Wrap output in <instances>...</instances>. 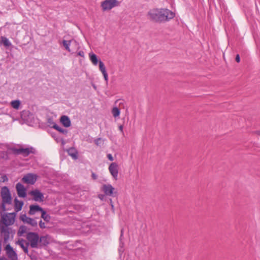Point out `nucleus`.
<instances>
[{
	"mask_svg": "<svg viewBox=\"0 0 260 260\" xmlns=\"http://www.w3.org/2000/svg\"><path fill=\"white\" fill-rule=\"evenodd\" d=\"M175 16V13L167 8H153L150 9L147 14L149 20L159 24L168 22Z\"/></svg>",
	"mask_w": 260,
	"mask_h": 260,
	"instance_id": "nucleus-1",
	"label": "nucleus"
},
{
	"mask_svg": "<svg viewBox=\"0 0 260 260\" xmlns=\"http://www.w3.org/2000/svg\"><path fill=\"white\" fill-rule=\"evenodd\" d=\"M24 205L23 201H19L17 198L14 199V209L15 212L3 213L1 212V220L0 221L2 222L5 226H9L14 224L16 215V212L21 210L22 207Z\"/></svg>",
	"mask_w": 260,
	"mask_h": 260,
	"instance_id": "nucleus-2",
	"label": "nucleus"
},
{
	"mask_svg": "<svg viewBox=\"0 0 260 260\" xmlns=\"http://www.w3.org/2000/svg\"><path fill=\"white\" fill-rule=\"evenodd\" d=\"M31 248H37L39 246V235L37 233L29 232L26 237Z\"/></svg>",
	"mask_w": 260,
	"mask_h": 260,
	"instance_id": "nucleus-3",
	"label": "nucleus"
},
{
	"mask_svg": "<svg viewBox=\"0 0 260 260\" xmlns=\"http://www.w3.org/2000/svg\"><path fill=\"white\" fill-rule=\"evenodd\" d=\"M1 194L2 202L7 203V204L12 203V197L7 186H4L2 188Z\"/></svg>",
	"mask_w": 260,
	"mask_h": 260,
	"instance_id": "nucleus-4",
	"label": "nucleus"
},
{
	"mask_svg": "<svg viewBox=\"0 0 260 260\" xmlns=\"http://www.w3.org/2000/svg\"><path fill=\"white\" fill-rule=\"evenodd\" d=\"M120 1H103L101 7L104 11L110 10L119 5Z\"/></svg>",
	"mask_w": 260,
	"mask_h": 260,
	"instance_id": "nucleus-5",
	"label": "nucleus"
},
{
	"mask_svg": "<svg viewBox=\"0 0 260 260\" xmlns=\"http://www.w3.org/2000/svg\"><path fill=\"white\" fill-rule=\"evenodd\" d=\"M8 226L6 227L3 226L0 228L1 235L4 238V243H7L10 239V234L12 233V229L11 228H8Z\"/></svg>",
	"mask_w": 260,
	"mask_h": 260,
	"instance_id": "nucleus-6",
	"label": "nucleus"
},
{
	"mask_svg": "<svg viewBox=\"0 0 260 260\" xmlns=\"http://www.w3.org/2000/svg\"><path fill=\"white\" fill-rule=\"evenodd\" d=\"M37 175L32 173H28L24 175L21 179V181L24 183L34 184L37 181Z\"/></svg>",
	"mask_w": 260,
	"mask_h": 260,
	"instance_id": "nucleus-7",
	"label": "nucleus"
},
{
	"mask_svg": "<svg viewBox=\"0 0 260 260\" xmlns=\"http://www.w3.org/2000/svg\"><path fill=\"white\" fill-rule=\"evenodd\" d=\"M29 194L33 197V200L36 202H42L44 201V194L39 189L31 190Z\"/></svg>",
	"mask_w": 260,
	"mask_h": 260,
	"instance_id": "nucleus-8",
	"label": "nucleus"
},
{
	"mask_svg": "<svg viewBox=\"0 0 260 260\" xmlns=\"http://www.w3.org/2000/svg\"><path fill=\"white\" fill-rule=\"evenodd\" d=\"M114 190L115 188L110 184H104L102 187V190L108 196L115 197L117 192H114Z\"/></svg>",
	"mask_w": 260,
	"mask_h": 260,
	"instance_id": "nucleus-9",
	"label": "nucleus"
},
{
	"mask_svg": "<svg viewBox=\"0 0 260 260\" xmlns=\"http://www.w3.org/2000/svg\"><path fill=\"white\" fill-rule=\"evenodd\" d=\"M50 243V237L46 235L39 237V246L37 248H42L46 247Z\"/></svg>",
	"mask_w": 260,
	"mask_h": 260,
	"instance_id": "nucleus-10",
	"label": "nucleus"
},
{
	"mask_svg": "<svg viewBox=\"0 0 260 260\" xmlns=\"http://www.w3.org/2000/svg\"><path fill=\"white\" fill-rule=\"evenodd\" d=\"M5 250L9 258H10L11 260H17V254L16 252L14 250L13 247L10 244L6 245L5 247Z\"/></svg>",
	"mask_w": 260,
	"mask_h": 260,
	"instance_id": "nucleus-11",
	"label": "nucleus"
},
{
	"mask_svg": "<svg viewBox=\"0 0 260 260\" xmlns=\"http://www.w3.org/2000/svg\"><path fill=\"white\" fill-rule=\"evenodd\" d=\"M16 188L19 197L24 198L26 197V189L23 184L20 182L17 183Z\"/></svg>",
	"mask_w": 260,
	"mask_h": 260,
	"instance_id": "nucleus-12",
	"label": "nucleus"
},
{
	"mask_svg": "<svg viewBox=\"0 0 260 260\" xmlns=\"http://www.w3.org/2000/svg\"><path fill=\"white\" fill-rule=\"evenodd\" d=\"M109 170L115 179H117L118 173V165L116 162L111 163L109 167Z\"/></svg>",
	"mask_w": 260,
	"mask_h": 260,
	"instance_id": "nucleus-13",
	"label": "nucleus"
},
{
	"mask_svg": "<svg viewBox=\"0 0 260 260\" xmlns=\"http://www.w3.org/2000/svg\"><path fill=\"white\" fill-rule=\"evenodd\" d=\"M44 209L38 205H31L29 206V210L28 214L30 215H33L37 212H42Z\"/></svg>",
	"mask_w": 260,
	"mask_h": 260,
	"instance_id": "nucleus-14",
	"label": "nucleus"
},
{
	"mask_svg": "<svg viewBox=\"0 0 260 260\" xmlns=\"http://www.w3.org/2000/svg\"><path fill=\"white\" fill-rule=\"evenodd\" d=\"M36 150L32 147L29 148H21V155L24 157L28 156L30 154H35Z\"/></svg>",
	"mask_w": 260,
	"mask_h": 260,
	"instance_id": "nucleus-15",
	"label": "nucleus"
},
{
	"mask_svg": "<svg viewBox=\"0 0 260 260\" xmlns=\"http://www.w3.org/2000/svg\"><path fill=\"white\" fill-rule=\"evenodd\" d=\"M60 121L65 127H69L71 125L70 118L66 115L61 116L60 118Z\"/></svg>",
	"mask_w": 260,
	"mask_h": 260,
	"instance_id": "nucleus-16",
	"label": "nucleus"
},
{
	"mask_svg": "<svg viewBox=\"0 0 260 260\" xmlns=\"http://www.w3.org/2000/svg\"><path fill=\"white\" fill-rule=\"evenodd\" d=\"M24 242H25V240L23 239H21L16 242V244H18L22 248L25 253L27 254L28 252V247L29 243H26V245H24Z\"/></svg>",
	"mask_w": 260,
	"mask_h": 260,
	"instance_id": "nucleus-17",
	"label": "nucleus"
},
{
	"mask_svg": "<svg viewBox=\"0 0 260 260\" xmlns=\"http://www.w3.org/2000/svg\"><path fill=\"white\" fill-rule=\"evenodd\" d=\"M68 154L73 159H77L78 158V151L74 147H71L67 150Z\"/></svg>",
	"mask_w": 260,
	"mask_h": 260,
	"instance_id": "nucleus-18",
	"label": "nucleus"
},
{
	"mask_svg": "<svg viewBox=\"0 0 260 260\" xmlns=\"http://www.w3.org/2000/svg\"><path fill=\"white\" fill-rule=\"evenodd\" d=\"M89 56L91 61L94 66L97 65L98 63H99L100 60H99L96 54L93 53H90L89 54Z\"/></svg>",
	"mask_w": 260,
	"mask_h": 260,
	"instance_id": "nucleus-19",
	"label": "nucleus"
},
{
	"mask_svg": "<svg viewBox=\"0 0 260 260\" xmlns=\"http://www.w3.org/2000/svg\"><path fill=\"white\" fill-rule=\"evenodd\" d=\"M41 218L47 222H49L51 219V216L44 210L41 212Z\"/></svg>",
	"mask_w": 260,
	"mask_h": 260,
	"instance_id": "nucleus-20",
	"label": "nucleus"
},
{
	"mask_svg": "<svg viewBox=\"0 0 260 260\" xmlns=\"http://www.w3.org/2000/svg\"><path fill=\"white\" fill-rule=\"evenodd\" d=\"M27 227L25 225H21L17 232V235L18 236H22L24 233L26 232Z\"/></svg>",
	"mask_w": 260,
	"mask_h": 260,
	"instance_id": "nucleus-21",
	"label": "nucleus"
},
{
	"mask_svg": "<svg viewBox=\"0 0 260 260\" xmlns=\"http://www.w3.org/2000/svg\"><path fill=\"white\" fill-rule=\"evenodd\" d=\"M2 42L3 43L4 46L6 47H9L12 45L11 43L9 41L8 38L5 37H2L1 38Z\"/></svg>",
	"mask_w": 260,
	"mask_h": 260,
	"instance_id": "nucleus-22",
	"label": "nucleus"
},
{
	"mask_svg": "<svg viewBox=\"0 0 260 260\" xmlns=\"http://www.w3.org/2000/svg\"><path fill=\"white\" fill-rule=\"evenodd\" d=\"M53 128L64 135H67L68 133V130L60 127L57 124L54 125Z\"/></svg>",
	"mask_w": 260,
	"mask_h": 260,
	"instance_id": "nucleus-23",
	"label": "nucleus"
},
{
	"mask_svg": "<svg viewBox=\"0 0 260 260\" xmlns=\"http://www.w3.org/2000/svg\"><path fill=\"white\" fill-rule=\"evenodd\" d=\"M20 104L21 102L19 100H14L11 102L12 107L15 109H18L20 107Z\"/></svg>",
	"mask_w": 260,
	"mask_h": 260,
	"instance_id": "nucleus-24",
	"label": "nucleus"
},
{
	"mask_svg": "<svg viewBox=\"0 0 260 260\" xmlns=\"http://www.w3.org/2000/svg\"><path fill=\"white\" fill-rule=\"evenodd\" d=\"M25 223L31 225L33 227H36L38 225L37 221L35 219L31 218L30 217L27 218V221Z\"/></svg>",
	"mask_w": 260,
	"mask_h": 260,
	"instance_id": "nucleus-25",
	"label": "nucleus"
},
{
	"mask_svg": "<svg viewBox=\"0 0 260 260\" xmlns=\"http://www.w3.org/2000/svg\"><path fill=\"white\" fill-rule=\"evenodd\" d=\"M120 110L117 107H114L112 110V113L114 117H117L120 115Z\"/></svg>",
	"mask_w": 260,
	"mask_h": 260,
	"instance_id": "nucleus-26",
	"label": "nucleus"
},
{
	"mask_svg": "<svg viewBox=\"0 0 260 260\" xmlns=\"http://www.w3.org/2000/svg\"><path fill=\"white\" fill-rule=\"evenodd\" d=\"M71 41L63 40L62 41L63 46L65 47L66 49L69 52H71V50L70 48V45L71 44Z\"/></svg>",
	"mask_w": 260,
	"mask_h": 260,
	"instance_id": "nucleus-27",
	"label": "nucleus"
},
{
	"mask_svg": "<svg viewBox=\"0 0 260 260\" xmlns=\"http://www.w3.org/2000/svg\"><path fill=\"white\" fill-rule=\"evenodd\" d=\"M99 68L102 74L107 72L105 64L101 60L99 61Z\"/></svg>",
	"mask_w": 260,
	"mask_h": 260,
	"instance_id": "nucleus-28",
	"label": "nucleus"
},
{
	"mask_svg": "<svg viewBox=\"0 0 260 260\" xmlns=\"http://www.w3.org/2000/svg\"><path fill=\"white\" fill-rule=\"evenodd\" d=\"M13 153L15 155H19L21 154V148H13L12 149Z\"/></svg>",
	"mask_w": 260,
	"mask_h": 260,
	"instance_id": "nucleus-29",
	"label": "nucleus"
},
{
	"mask_svg": "<svg viewBox=\"0 0 260 260\" xmlns=\"http://www.w3.org/2000/svg\"><path fill=\"white\" fill-rule=\"evenodd\" d=\"M47 123L48 124L49 126L52 128H53V126L55 124H56L52 118L50 117L48 118L47 119Z\"/></svg>",
	"mask_w": 260,
	"mask_h": 260,
	"instance_id": "nucleus-30",
	"label": "nucleus"
},
{
	"mask_svg": "<svg viewBox=\"0 0 260 260\" xmlns=\"http://www.w3.org/2000/svg\"><path fill=\"white\" fill-rule=\"evenodd\" d=\"M27 218H29V217H27L26 214H21L20 216V219L24 223L27 221Z\"/></svg>",
	"mask_w": 260,
	"mask_h": 260,
	"instance_id": "nucleus-31",
	"label": "nucleus"
},
{
	"mask_svg": "<svg viewBox=\"0 0 260 260\" xmlns=\"http://www.w3.org/2000/svg\"><path fill=\"white\" fill-rule=\"evenodd\" d=\"M101 140H102V139L101 138H99L95 139L94 142V143L97 146H100V144H101L100 142L101 141Z\"/></svg>",
	"mask_w": 260,
	"mask_h": 260,
	"instance_id": "nucleus-32",
	"label": "nucleus"
},
{
	"mask_svg": "<svg viewBox=\"0 0 260 260\" xmlns=\"http://www.w3.org/2000/svg\"><path fill=\"white\" fill-rule=\"evenodd\" d=\"M39 226L42 229L46 228L45 223L42 220L39 221Z\"/></svg>",
	"mask_w": 260,
	"mask_h": 260,
	"instance_id": "nucleus-33",
	"label": "nucleus"
},
{
	"mask_svg": "<svg viewBox=\"0 0 260 260\" xmlns=\"http://www.w3.org/2000/svg\"><path fill=\"white\" fill-rule=\"evenodd\" d=\"M6 204H7V203L2 202V209L3 212H5L7 210V209L6 207Z\"/></svg>",
	"mask_w": 260,
	"mask_h": 260,
	"instance_id": "nucleus-34",
	"label": "nucleus"
},
{
	"mask_svg": "<svg viewBox=\"0 0 260 260\" xmlns=\"http://www.w3.org/2000/svg\"><path fill=\"white\" fill-rule=\"evenodd\" d=\"M103 75L104 76V78L105 80L107 83L108 81V76L107 73L106 72V73H103Z\"/></svg>",
	"mask_w": 260,
	"mask_h": 260,
	"instance_id": "nucleus-35",
	"label": "nucleus"
},
{
	"mask_svg": "<svg viewBox=\"0 0 260 260\" xmlns=\"http://www.w3.org/2000/svg\"><path fill=\"white\" fill-rule=\"evenodd\" d=\"M2 180L3 182L8 181V178L6 175H4L3 176H2Z\"/></svg>",
	"mask_w": 260,
	"mask_h": 260,
	"instance_id": "nucleus-36",
	"label": "nucleus"
},
{
	"mask_svg": "<svg viewBox=\"0 0 260 260\" xmlns=\"http://www.w3.org/2000/svg\"><path fill=\"white\" fill-rule=\"evenodd\" d=\"M98 198L101 200L104 201L105 200V194H99L98 195Z\"/></svg>",
	"mask_w": 260,
	"mask_h": 260,
	"instance_id": "nucleus-37",
	"label": "nucleus"
},
{
	"mask_svg": "<svg viewBox=\"0 0 260 260\" xmlns=\"http://www.w3.org/2000/svg\"><path fill=\"white\" fill-rule=\"evenodd\" d=\"M91 177L93 180H96L98 178V175L94 172H92Z\"/></svg>",
	"mask_w": 260,
	"mask_h": 260,
	"instance_id": "nucleus-38",
	"label": "nucleus"
},
{
	"mask_svg": "<svg viewBox=\"0 0 260 260\" xmlns=\"http://www.w3.org/2000/svg\"><path fill=\"white\" fill-rule=\"evenodd\" d=\"M107 158H108V159L110 161H113L114 160L113 159V157L112 156V154H108L107 155Z\"/></svg>",
	"mask_w": 260,
	"mask_h": 260,
	"instance_id": "nucleus-39",
	"label": "nucleus"
},
{
	"mask_svg": "<svg viewBox=\"0 0 260 260\" xmlns=\"http://www.w3.org/2000/svg\"><path fill=\"white\" fill-rule=\"evenodd\" d=\"M78 55L82 57H84V52L83 51H80L78 52Z\"/></svg>",
	"mask_w": 260,
	"mask_h": 260,
	"instance_id": "nucleus-40",
	"label": "nucleus"
},
{
	"mask_svg": "<svg viewBox=\"0 0 260 260\" xmlns=\"http://www.w3.org/2000/svg\"><path fill=\"white\" fill-rule=\"evenodd\" d=\"M235 60L237 62H239L240 61V57L239 54H238L236 55V58H235Z\"/></svg>",
	"mask_w": 260,
	"mask_h": 260,
	"instance_id": "nucleus-41",
	"label": "nucleus"
},
{
	"mask_svg": "<svg viewBox=\"0 0 260 260\" xmlns=\"http://www.w3.org/2000/svg\"><path fill=\"white\" fill-rule=\"evenodd\" d=\"M123 229H122L120 231V239H119L120 242L122 240V237H123Z\"/></svg>",
	"mask_w": 260,
	"mask_h": 260,
	"instance_id": "nucleus-42",
	"label": "nucleus"
},
{
	"mask_svg": "<svg viewBox=\"0 0 260 260\" xmlns=\"http://www.w3.org/2000/svg\"><path fill=\"white\" fill-rule=\"evenodd\" d=\"M123 125H120L119 126V129L121 133L122 134V135L124 134V132H123Z\"/></svg>",
	"mask_w": 260,
	"mask_h": 260,
	"instance_id": "nucleus-43",
	"label": "nucleus"
},
{
	"mask_svg": "<svg viewBox=\"0 0 260 260\" xmlns=\"http://www.w3.org/2000/svg\"><path fill=\"white\" fill-rule=\"evenodd\" d=\"M110 205L111 206L112 209H113L114 208V206H113V203H112V200L111 199H110Z\"/></svg>",
	"mask_w": 260,
	"mask_h": 260,
	"instance_id": "nucleus-44",
	"label": "nucleus"
},
{
	"mask_svg": "<svg viewBox=\"0 0 260 260\" xmlns=\"http://www.w3.org/2000/svg\"><path fill=\"white\" fill-rule=\"evenodd\" d=\"M0 260H8L6 257H1Z\"/></svg>",
	"mask_w": 260,
	"mask_h": 260,
	"instance_id": "nucleus-45",
	"label": "nucleus"
},
{
	"mask_svg": "<svg viewBox=\"0 0 260 260\" xmlns=\"http://www.w3.org/2000/svg\"><path fill=\"white\" fill-rule=\"evenodd\" d=\"M255 133L260 136V131H256Z\"/></svg>",
	"mask_w": 260,
	"mask_h": 260,
	"instance_id": "nucleus-46",
	"label": "nucleus"
},
{
	"mask_svg": "<svg viewBox=\"0 0 260 260\" xmlns=\"http://www.w3.org/2000/svg\"><path fill=\"white\" fill-rule=\"evenodd\" d=\"M13 238V234L12 235V238Z\"/></svg>",
	"mask_w": 260,
	"mask_h": 260,
	"instance_id": "nucleus-47",
	"label": "nucleus"
}]
</instances>
